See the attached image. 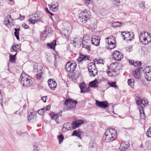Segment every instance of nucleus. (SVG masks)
<instances>
[{"label": "nucleus", "instance_id": "f257e3e1", "mask_svg": "<svg viewBox=\"0 0 151 151\" xmlns=\"http://www.w3.org/2000/svg\"><path fill=\"white\" fill-rule=\"evenodd\" d=\"M117 137L116 130L113 128H109L106 131L103 137L104 142H109L115 140Z\"/></svg>", "mask_w": 151, "mask_h": 151}, {"label": "nucleus", "instance_id": "f03ea898", "mask_svg": "<svg viewBox=\"0 0 151 151\" xmlns=\"http://www.w3.org/2000/svg\"><path fill=\"white\" fill-rule=\"evenodd\" d=\"M92 16L90 11L88 9L81 11L79 13L78 19L83 24L86 23L91 19Z\"/></svg>", "mask_w": 151, "mask_h": 151}, {"label": "nucleus", "instance_id": "7ed1b4c3", "mask_svg": "<svg viewBox=\"0 0 151 151\" xmlns=\"http://www.w3.org/2000/svg\"><path fill=\"white\" fill-rule=\"evenodd\" d=\"M84 123L83 120H77L73 122L72 124L70 123H66L63 125L62 130L64 132H66L67 130H70L71 128L75 129L77 127H79L80 125Z\"/></svg>", "mask_w": 151, "mask_h": 151}, {"label": "nucleus", "instance_id": "20e7f679", "mask_svg": "<svg viewBox=\"0 0 151 151\" xmlns=\"http://www.w3.org/2000/svg\"><path fill=\"white\" fill-rule=\"evenodd\" d=\"M20 78L21 83L24 86H29L34 83V79L24 73H23L21 74Z\"/></svg>", "mask_w": 151, "mask_h": 151}, {"label": "nucleus", "instance_id": "39448f33", "mask_svg": "<svg viewBox=\"0 0 151 151\" xmlns=\"http://www.w3.org/2000/svg\"><path fill=\"white\" fill-rule=\"evenodd\" d=\"M139 39L142 43L145 45L147 44L151 41V37L150 34L145 31H143L141 33Z\"/></svg>", "mask_w": 151, "mask_h": 151}, {"label": "nucleus", "instance_id": "423d86ee", "mask_svg": "<svg viewBox=\"0 0 151 151\" xmlns=\"http://www.w3.org/2000/svg\"><path fill=\"white\" fill-rule=\"evenodd\" d=\"M77 104V101L76 100L71 98L67 99L64 101V104L68 110L75 109Z\"/></svg>", "mask_w": 151, "mask_h": 151}, {"label": "nucleus", "instance_id": "0eeeda50", "mask_svg": "<svg viewBox=\"0 0 151 151\" xmlns=\"http://www.w3.org/2000/svg\"><path fill=\"white\" fill-rule=\"evenodd\" d=\"M106 41L108 43L107 48L109 50H112L116 47L115 37L113 36H110L106 38Z\"/></svg>", "mask_w": 151, "mask_h": 151}, {"label": "nucleus", "instance_id": "6e6552de", "mask_svg": "<svg viewBox=\"0 0 151 151\" xmlns=\"http://www.w3.org/2000/svg\"><path fill=\"white\" fill-rule=\"evenodd\" d=\"M88 69L91 77H94L97 74L98 71L94 63H89L88 66Z\"/></svg>", "mask_w": 151, "mask_h": 151}, {"label": "nucleus", "instance_id": "1a4fd4ad", "mask_svg": "<svg viewBox=\"0 0 151 151\" xmlns=\"http://www.w3.org/2000/svg\"><path fill=\"white\" fill-rule=\"evenodd\" d=\"M77 63L74 61H70L67 62L65 65V69L68 71H74L76 69Z\"/></svg>", "mask_w": 151, "mask_h": 151}, {"label": "nucleus", "instance_id": "9d476101", "mask_svg": "<svg viewBox=\"0 0 151 151\" xmlns=\"http://www.w3.org/2000/svg\"><path fill=\"white\" fill-rule=\"evenodd\" d=\"M62 112H61L59 113H55V112H51L49 115L51 119L55 120L57 123L59 124L60 122L59 117H62Z\"/></svg>", "mask_w": 151, "mask_h": 151}, {"label": "nucleus", "instance_id": "9b49d317", "mask_svg": "<svg viewBox=\"0 0 151 151\" xmlns=\"http://www.w3.org/2000/svg\"><path fill=\"white\" fill-rule=\"evenodd\" d=\"M30 18L29 20V22L32 24H35L37 22L40 21L41 18L40 15L37 13H35L33 14L29 15Z\"/></svg>", "mask_w": 151, "mask_h": 151}, {"label": "nucleus", "instance_id": "f8f14e48", "mask_svg": "<svg viewBox=\"0 0 151 151\" xmlns=\"http://www.w3.org/2000/svg\"><path fill=\"white\" fill-rule=\"evenodd\" d=\"M122 34L124 40H131L134 38V34L132 32L125 31L122 32Z\"/></svg>", "mask_w": 151, "mask_h": 151}, {"label": "nucleus", "instance_id": "ddd939ff", "mask_svg": "<svg viewBox=\"0 0 151 151\" xmlns=\"http://www.w3.org/2000/svg\"><path fill=\"white\" fill-rule=\"evenodd\" d=\"M123 58V55L120 52L115 50L112 53V58L117 61H120Z\"/></svg>", "mask_w": 151, "mask_h": 151}, {"label": "nucleus", "instance_id": "4468645a", "mask_svg": "<svg viewBox=\"0 0 151 151\" xmlns=\"http://www.w3.org/2000/svg\"><path fill=\"white\" fill-rule=\"evenodd\" d=\"M79 87L81 93H88L91 91V88L87 86L86 84L84 83H81L79 85Z\"/></svg>", "mask_w": 151, "mask_h": 151}, {"label": "nucleus", "instance_id": "2eb2a0df", "mask_svg": "<svg viewBox=\"0 0 151 151\" xmlns=\"http://www.w3.org/2000/svg\"><path fill=\"white\" fill-rule=\"evenodd\" d=\"M145 76L146 79L148 81L151 80V67H146L145 69Z\"/></svg>", "mask_w": 151, "mask_h": 151}, {"label": "nucleus", "instance_id": "dca6fc26", "mask_svg": "<svg viewBox=\"0 0 151 151\" xmlns=\"http://www.w3.org/2000/svg\"><path fill=\"white\" fill-rule=\"evenodd\" d=\"M96 104L97 106L103 109L109 106L108 103L106 101L100 102L96 101Z\"/></svg>", "mask_w": 151, "mask_h": 151}, {"label": "nucleus", "instance_id": "f3484780", "mask_svg": "<svg viewBox=\"0 0 151 151\" xmlns=\"http://www.w3.org/2000/svg\"><path fill=\"white\" fill-rule=\"evenodd\" d=\"M100 40V38L99 36H93L91 38V43L92 44L98 46L99 45Z\"/></svg>", "mask_w": 151, "mask_h": 151}, {"label": "nucleus", "instance_id": "a211bd4d", "mask_svg": "<svg viewBox=\"0 0 151 151\" xmlns=\"http://www.w3.org/2000/svg\"><path fill=\"white\" fill-rule=\"evenodd\" d=\"M48 83L49 87L51 89H55L57 86L56 82L53 79H49L48 81Z\"/></svg>", "mask_w": 151, "mask_h": 151}, {"label": "nucleus", "instance_id": "6ab92c4d", "mask_svg": "<svg viewBox=\"0 0 151 151\" xmlns=\"http://www.w3.org/2000/svg\"><path fill=\"white\" fill-rule=\"evenodd\" d=\"M89 58L88 56L83 55L81 53L80 54L79 57L77 59L78 63H81L83 61L88 60Z\"/></svg>", "mask_w": 151, "mask_h": 151}, {"label": "nucleus", "instance_id": "aec40b11", "mask_svg": "<svg viewBox=\"0 0 151 151\" xmlns=\"http://www.w3.org/2000/svg\"><path fill=\"white\" fill-rule=\"evenodd\" d=\"M37 114L36 112L34 109L30 110L28 113V120L30 121L32 119L34 118V116Z\"/></svg>", "mask_w": 151, "mask_h": 151}, {"label": "nucleus", "instance_id": "412c9836", "mask_svg": "<svg viewBox=\"0 0 151 151\" xmlns=\"http://www.w3.org/2000/svg\"><path fill=\"white\" fill-rule=\"evenodd\" d=\"M20 45L18 44H15L12 45L11 48L12 52H14L17 53L21 50Z\"/></svg>", "mask_w": 151, "mask_h": 151}, {"label": "nucleus", "instance_id": "4be33fe9", "mask_svg": "<svg viewBox=\"0 0 151 151\" xmlns=\"http://www.w3.org/2000/svg\"><path fill=\"white\" fill-rule=\"evenodd\" d=\"M129 146V145L127 142H122L120 145L119 149L121 151H124L127 149Z\"/></svg>", "mask_w": 151, "mask_h": 151}, {"label": "nucleus", "instance_id": "5701e85b", "mask_svg": "<svg viewBox=\"0 0 151 151\" xmlns=\"http://www.w3.org/2000/svg\"><path fill=\"white\" fill-rule=\"evenodd\" d=\"M42 68V66L38 63H35L33 65L34 71L35 72L41 71Z\"/></svg>", "mask_w": 151, "mask_h": 151}, {"label": "nucleus", "instance_id": "b1692460", "mask_svg": "<svg viewBox=\"0 0 151 151\" xmlns=\"http://www.w3.org/2000/svg\"><path fill=\"white\" fill-rule=\"evenodd\" d=\"M140 70L139 68H136L133 72V75L137 79H139L140 77Z\"/></svg>", "mask_w": 151, "mask_h": 151}, {"label": "nucleus", "instance_id": "393cba45", "mask_svg": "<svg viewBox=\"0 0 151 151\" xmlns=\"http://www.w3.org/2000/svg\"><path fill=\"white\" fill-rule=\"evenodd\" d=\"M12 19V18L10 14L7 15L6 16L4 19V23L8 27H9V26L10 25V21Z\"/></svg>", "mask_w": 151, "mask_h": 151}, {"label": "nucleus", "instance_id": "a878e982", "mask_svg": "<svg viewBox=\"0 0 151 151\" xmlns=\"http://www.w3.org/2000/svg\"><path fill=\"white\" fill-rule=\"evenodd\" d=\"M50 10L53 12H56L58 10V4L56 3L51 5H49Z\"/></svg>", "mask_w": 151, "mask_h": 151}, {"label": "nucleus", "instance_id": "bb28decb", "mask_svg": "<svg viewBox=\"0 0 151 151\" xmlns=\"http://www.w3.org/2000/svg\"><path fill=\"white\" fill-rule=\"evenodd\" d=\"M50 105H49L46 107L38 110V112L40 114L42 115L43 114L44 112L50 110Z\"/></svg>", "mask_w": 151, "mask_h": 151}, {"label": "nucleus", "instance_id": "cd10ccee", "mask_svg": "<svg viewBox=\"0 0 151 151\" xmlns=\"http://www.w3.org/2000/svg\"><path fill=\"white\" fill-rule=\"evenodd\" d=\"M139 109L140 113L141 119L145 120V119L146 116L143 107L141 106H139Z\"/></svg>", "mask_w": 151, "mask_h": 151}, {"label": "nucleus", "instance_id": "c85d7f7f", "mask_svg": "<svg viewBox=\"0 0 151 151\" xmlns=\"http://www.w3.org/2000/svg\"><path fill=\"white\" fill-rule=\"evenodd\" d=\"M56 40H54L50 43L47 44V46L49 48L53 49H55V47L56 45Z\"/></svg>", "mask_w": 151, "mask_h": 151}, {"label": "nucleus", "instance_id": "c756f323", "mask_svg": "<svg viewBox=\"0 0 151 151\" xmlns=\"http://www.w3.org/2000/svg\"><path fill=\"white\" fill-rule=\"evenodd\" d=\"M129 63L131 65H133L135 67L139 66L141 65V63L139 61H134V60H129Z\"/></svg>", "mask_w": 151, "mask_h": 151}, {"label": "nucleus", "instance_id": "7c9ffc66", "mask_svg": "<svg viewBox=\"0 0 151 151\" xmlns=\"http://www.w3.org/2000/svg\"><path fill=\"white\" fill-rule=\"evenodd\" d=\"M99 83L97 80H95L90 82L89 84V86L91 87H97L98 86Z\"/></svg>", "mask_w": 151, "mask_h": 151}, {"label": "nucleus", "instance_id": "2f4dec72", "mask_svg": "<svg viewBox=\"0 0 151 151\" xmlns=\"http://www.w3.org/2000/svg\"><path fill=\"white\" fill-rule=\"evenodd\" d=\"M17 54V53H16L14 55H12V54H9V61L10 62L13 63H16V57Z\"/></svg>", "mask_w": 151, "mask_h": 151}, {"label": "nucleus", "instance_id": "473e14b6", "mask_svg": "<svg viewBox=\"0 0 151 151\" xmlns=\"http://www.w3.org/2000/svg\"><path fill=\"white\" fill-rule=\"evenodd\" d=\"M83 47L86 49L90 51L91 50V45L90 43L86 42L85 41H82Z\"/></svg>", "mask_w": 151, "mask_h": 151}, {"label": "nucleus", "instance_id": "72a5a7b5", "mask_svg": "<svg viewBox=\"0 0 151 151\" xmlns=\"http://www.w3.org/2000/svg\"><path fill=\"white\" fill-rule=\"evenodd\" d=\"M82 134V132L79 129H78L74 131L72 133V135L73 136H76L80 138Z\"/></svg>", "mask_w": 151, "mask_h": 151}, {"label": "nucleus", "instance_id": "f704fd0d", "mask_svg": "<svg viewBox=\"0 0 151 151\" xmlns=\"http://www.w3.org/2000/svg\"><path fill=\"white\" fill-rule=\"evenodd\" d=\"M107 73L109 76L111 77L114 76L116 75V71L110 70L109 68L107 70Z\"/></svg>", "mask_w": 151, "mask_h": 151}, {"label": "nucleus", "instance_id": "c9c22d12", "mask_svg": "<svg viewBox=\"0 0 151 151\" xmlns=\"http://www.w3.org/2000/svg\"><path fill=\"white\" fill-rule=\"evenodd\" d=\"M94 62L96 64H104V60L100 58H97L94 60Z\"/></svg>", "mask_w": 151, "mask_h": 151}, {"label": "nucleus", "instance_id": "e433bc0d", "mask_svg": "<svg viewBox=\"0 0 151 151\" xmlns=\"http://www.w3.org/2000/svg\"><path fill=\"white\" fill-rule=\"evenodd\" d=\"M116 82H108V84L110 85V87H113L115 88H118V86L116 85Z\"/></svg>", "mask_w": 151, "mask_h": 151}, {"label": "nucleus", "instance_id": "4c0bfd02", "mask_svg": "<svg viewBox=\"0 0 151 151\" xmlns=\"http://www.w3.org/2000/svg\"><path fill=\"white\" fill-rule=\"evenodd\" d=\"M90 37L87 35H84L83 37L82 41H85L86 42L90 43Z\"/></svg>", "mask_w": 151, "mask_h": 151}, {"label": "nucleus", "instance_id": "58836bf2", "mask_svg": "<svg viewBox=\"0 0 151 151\" xmlns=\"http://www.w3.org/2000/svg\"><path fill=\"white\" fill-rule=\"evenodd\" d=\"M122 25V24L121 22H114L112 24L113 27H121Z\"/></svg>", "mask_w": 151, "mask_h": 151}, {"label": "nucleus", "instance_id": "ea45409f", "mask_svg": "<svg viewBox=\"0 0 151 151\" xmlns=\"http://www.w3.org/2000/svg\"><path fill=\"white\" fill-rule=\"evenodd\" d=\"M128 83L129 85L132 88H133L134 86V80L133 79H129L128 81Z\"/></svg>", "mask_w": 151, "mask_h": 151}, {"label": "nucleus", "instance_id": "a19ab883", "mask_svg": "<svg viewBox=\"0 0 151 151\" xmlns=\"http://www.w3.org/2000/svg\"><path fill=\"white\" fill-rule=\"evenodd\" d=\"M62 34L64 35H70V31H68L67 29H64L63 31L61 32Z\"/></svg>", "mask_w": 151, "mask_h": 151}, {"label": "nucleus", "instance_id": "79ce46f5", "mask_svg": "<svg viewBox=\"0 0 151 151\" xmlns=\"http://www.w3.org/2000/svg\"><path fill=\"white\" fill-rule=\"evenodd\" d=\"M15 31L14 32V35L17 38L18 40H19V31H20V29H15Z\"/></svg>", "mask_w": 151, "mask_h": 151}, {"label": "nucleus", "instance_id": "37998d69", "mask_svg": "<svg viewBox=\"0 0 151 151\" xmlns=\"http://www.w3.org/2000/svg\"><path fill=\"white\" fill-rule=\"evenodd\" d=\"M43 73L42 72L40 71L36 74V77L37 80H40L41 79Z\"/></svg>", "mask_w": 151, "mask_h": 151}, {"label": "nucleus", "instance_id": "c03bdc74", "mask_svg": "<svg viewBox=\"0 0 151 151\" xmlns=\"http://www.w3.org/2000/svg\"><path fill=\"white\" fill-rule=\"evenodd\" d=\"M58 139L59 141V144H61L64 139V136L63 134H61L60 136H58Z\"/></svg>", "mask_w": 151, "mask_h": 151}, {"label": "nucleus", "instance_id": "a18cd8bd", "mask_svg": "<svg viewBox=\"0 0 151 151\" xmlns=\"http://www.w3.org/2000/svg\"><path fill=\"white\" fill-rule=\"evenodd\" d=\"M47 31L45 30L41 34V38L43 40H45L46 38L47 35H46L47 34Z\"/></svg>", "mask_w": 151, "mask_h": 151}, {"label": "nucleus", "instance_id": "49530a36", "mask_svg": "<svg viewBox=\"0 0 151 151\" xmlns=\"http://www.w3.org/2000/svg\"><path fill=\"white\" fill-rule=\"evenodd\" d=\"M146 135L149 137H151V127H149L146 132Z\"/></svg>", "mask_w": 151, "mask_h": 151}, {"label": "nucleus", "instance_id": "de8ad7c7", "mask_svg": "<svg viewBox=\"0 0 151 151\" xmlns=\"http://www.w3.org/2000/svg\"><path fill=\"white\" fill-rule=\"evenodd\" d=\"M141 104H142L145 106H146L148 104V101L145 99H143L141 101Z\"/></svg>", "mask_w": 151, "mask_h": 151}, {"label": "nucleus", "instance_id": "09e8293b", "mask_svg": "<svg viewBox=\"0 0 151 151\" xmlns=\"http://www.w3.org/2000/svg\"><path fill=\"white\" fill-rule=\"evenodd\" d=\"M83 1L85 4L88 6L90 4L91 0H83Z\"/></svg>", "mask_w": 151, "mask_h": 151}, {"label": "nucleus", "instance_id": "8fccbe9b", "mask_svg": "<svg viewBox=\"0 0 151 151\" xmlns=\"http://www.w3.org/2000/svg\"><path fill=\"white\" fill-rule=\"evenodd\" d=\"M141 100L142 99H141L139 97H138L136 101L137 104L138 105L141 104Z\"/></svg>", "mask_w": 151, "mask_h": 151}, {"label": "nucleus", "instance_id": "3c124183", "mask_svg": "<svg viewBox=\"0 0 151 151\" xmlns=\"http://www.w3.org/2000/svg\"><path fill=\"white\" fill-rule=\"evenodd\" d=\"M111 2L114 4H117L120 3V0H111Z\"/></svg>", "mask_w": 151, "mask_h": 151}, {"label": "nucleus", "instance_id": "603ef678", "mask_svg": "<svg viewBox=\"0 0 151 151\" xmlns=\"http://www.w3.org/2000/svg\"><path fill=\"white\" fill-rule=\"evenodd\" d=\"M45 10L47 13L50 14L52 16L53 15V14L50 12L47 8H45Z\"/></svg>", "mask_w": 151, "mask_h": 151}, {"label": "nucleus", "instance_id": "864d4df0", "mask_svg": "<svg viewBox=\"0 0 151 151\" xmlns=\"http://www.w3.org/2000/svg\"><path fill=\"white\" fill-rule=\"evenodd\" d=\"M47 99V96H44L42 97L41 99L44 102H45Z\"/></svg>", "mask_w": 151, "mask_h": 151}, {"label": "nucleus", "instance_id": "5fc2aeb1", "mask_svg": "<svg viewBox=\"0 0 151 151\" xmlns=\"http://www.w3.org/2000/svg\"><path fill=\"white\" fill-rule=\"evenodd\" d=\"M132 47L130 46H127L126 47V49L127 51L130 52L132 50Z\"/></svg>", "mask_w": 151, "mask_h": 151}, {"label": "nucleus", "instance_id": "6e6d98bb", "mask_svg": "<svg viewBox=\"0 0 151 151\" xmlns=\"http://www.w3.org/2000/svg\"><path fill=\"white\" fill-rule=\"evenodd\" d=\"M147 146L146 147V148L148 150H150L151 149V144L148 143L147 144Z\"/></svg>", "mask_w": 151, "mask_h": 151}, {"label": "nucleus", "instance_id": "4d7b16f0", "mask_svg": "<svg viewBox=\"0 0 151 151\" xmlns=\"http://www.w3.org/2000/svg\"><path fill=\"white\" fill-rule=\"evenodd\" d=\"M22 27L24 28H28L29 27L25 23H23L22 24Z\"/></svg>", "mask_w": 151, "mask_h": 151}, {"label": "nucleus", "instance_id": "13d9d810", "mask_svg": "<svg viewBox=\"0 0 151 151\" xmlns=\"http://www.w3.org/2000/svg\"><path fill=\"white\" fill-rule=\"evenodd\" d=\"M2 96L1 93H0V103L2 102Z\"/></svg>", "mask_w": 151, "mask_h": 151}, {"label": "nucleus", "instance_id": "bf43d9fd", "mask_svg": "<svg viewBox=\"0 0 151 151\" xmlns=\"http://www.w3.org/2000/svg\"><path fill=\"white\" fill-rule=\"evenodd\" d=\"M19 18L20 20H22L24 19V16H22L21 17H19Z\"/></svg>", "mask_w": 151, "mask_h": 151}, {"label": "nucleus", "instance_id": "052dcab7", "mask_svg": "<svg viewBox=\"0 0 151 151\" xmlns=\"http://www.w3.org/2000/svg\"><path fill=\"white\" fill-rule=\"evenodd\" d=\"M75 73H73V74H72V78H73V76L74 77V76H75ZM75 78V79H76V78Z\"/></svg>", "mask_w": 151, "mask_h": 151}, {"label": "nucleus", "instance_id": "680f3d73", "mask_svg": "<svg viewBox=\"0 0 151 151\" xmlns=\"http://www.w3.org/2000/svg\"><path fill=\"white\" fill-rule=\"evenodd\" d=\"M0 93H1V91L0 89Z\"/></svg>", "mask_w": 151, "mask_h": 151}, {"label": "nucleus", "instance_id": "e2e57ef3", "mask_svg": "<svg viewBox=\"0 0 151 151\" xmlns=\"http://www.w3.org/2000/svg\"><path fill=\"white\" fill-rule=\"evenodd\" d=\"M10 1H12V0H9Z\"/></svg>", "mask_w": 151, "mask_h": 151}]
</instances>
